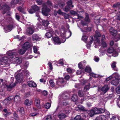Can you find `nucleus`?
Wrapping results in <instances>:
<instances>
[{"mask_svg":"<svg viewBox=\"0 0 120 120\" xmlns=\"http://www.w3.org/2000/svg\"><path fill=\"white\" fill-rule=\"evenodd\" d=\"M48 64L49 65V67L50 68L49 69L50 70H52V64L51 63L49 62Z\"/></svg>","mask_w":120,"mask_h":120,"instance_id":"nucleus-57","label":"nucleus"},{"mask_svg":"<svg viewBox=\"0 0 120 120\" xmlns=\"http://www.w3.org/2000/svg\"><path fill=\"white\" fill-rule=\"evenodd\" d=\"M85 15L86 17L85 19V21L87 22H90V20L88 14L86 13Z\"/></svg>","mask_w":120,"mask_h":120,"instance_id":"nucleus-30","label":"nucleus"},{"mask_svg":"<svg viewBox=\"0 0 120 120\" xmlns=\"http://www.w3.org/2000/svg\"><path fill=\"white\" fill-rule=\"evenodd\" d=\"M17 111L18 112H19L20 114L21 115L22 114L24 113V108L22 107L21 108H19L17 109Z\"/></svg>","mask_w":120,"mask_h":120,"instance_id":"nucleus-24","label":"nucleus"},{"mask_svg":"<svg viewBox=\"0 0 120 120\" xmlns=\"http://www.w3.org/2000/svg\"><path fill=\"white\" fill-rule=\"evenodd\" d=\"M35 99L36 103H40V101L38 98H35Z\"/></svg>","mask_w":120,"mask_h":120,"instance_id":"nucleus-51","label":"nucleus"},{"mask_svg":"<svg viewBox=\"0 0 120 120\" xmlns=\"http://www.w3.org/2000/svg\"><path fill=\"white\" fill-rule=\"evenodd\" d=\"M16 84L13 82L11 83L9 85H7V90L8 91H10L15 86Z\"/></svg>","mask_w":120,"mask_h":120,"instance_id":"nucleus-11","label":"nucleus"},{"mask_svg":"<svg viewBox=\"0 0 120 120\" xmlns=\"http://www.w3.org/2000/svg\"><path fill=\"white\" fill-rule=\"evenodd\" d=\"M23 74H22V73H19L15 77V78L19 82H22L23 81Z\"/></svg>","mask_w":120,"mask_h":120,"instance_id":"nucleus-6","label":"nucleus"},{"mask_svg":"<svg viewBox=\"0 0 120 120\" xmlns=\"http://www.w3.org/2000/svg\"><path fill=\"white\" fill-rule=\"evenodd\" d=\"M9 6L7 5H5L3 6L2 8H1V9L3 11V14L5 13L8 10Z\"/></svg>","mask_w":120,"mask_h":120,"instance_id":"nucleus-14","label":"nucleus"},{"mask_svg":"<svg viewBox=\"0 0 120 120\" xmlns=\"http://www.w3.org/2000/svg\"><path fill=\"white\" fill-rule=\"evenodd\" d=\"M14 98V96H11L4 100V104L7 106H8L10 103V101L12 100Z\"/></svg>","mask_w":120,"mask_h":120,"instance_id":"nucleus-5","label":"nucleus"},{"mask_svg":"<svg viewBox=\"0 0 120 120\" xmlns=\"http://www.w3.org/2000/svg\"><path fill=\"white\" fill-rule=\"evenodd\" d=\"M22 71H23V72H24V74L26 76L28 75L29 74V72L28 71H24L23 70H22Z\"/></svg>","mask_w":120,"mask_h":120,"instance_id":"nucleus-62","label":"nucleus"},{"mask_svg":"<svg viewBox=\"0 0 120 120\" xmlns=\"http://www.w3.org/2000/svg\"><path fill=\"white\" fill-rule=\"evenodd\" d=\"M109 31L110 33L113 36H115L116 35L117 33V31L114 29L112 27H111L109 29Z\"/></svg>","mask_w":120,"mask_h":120,"instance_id":"nucleus-13","label":"nucleus"},{"mask_svg":"<svg viewBox=\"0 0 120 120\" xmlns=\"http://www.w3.org/2000/svg\"><path fill=\"white\" fill-rule=\"evenodd\" d=\"M15 56V54L14 53H11L9 54L8 57L5 56L4 57H2L0 60V64L3 65L8 61V58L11 60H12Z\"/></svg>","mask_w":120,"mask_h":120,"instance_id":"nucleus-1","label":"nucleus"},{"mask_svg":"<svg viewBox=\"0 0 120 120\" xmlns=\"http://www.w3.org/2000/svg\"><path fill=\"white\" fill-rule=\"evenodd\" d=\"M50 10L48 8L45 4L43 5V8L42 9V12L44 15L47 16L48 15V13L50 11Z\"/></svg>","mask_w":120,"mask_h":120,"instance_id":"nucleus-3","label":"nucleus"},{"mask_svg":"<svg viewBox=\"0 0 120 120\" xmlns=\"http://www.w3.org/2000/svg\"><path fill=\"white\" fill-rule=\"evenodd\" d=\"M46 4L48 6L51 8L52 7V4L51 2L49 1H48L46 2Z\"/></svg>","mask_w":120,"mask_h":120,"instance_id":"nucleus-41","label":"nucleus"},{"mask_svg":"<svg viewBox=\"0 0 120 120\" xmlns=\"http://www.w3.org/2000/svg\"><path fill=\"white\" fill-rule=\"evenodd\" d=\"M58 117L61 119H63L66 117V115L62 113H60L58 115Z\"/></svg>","mask_w":120,"mask_h":120,"instance_id":"nucleus-17","label":"nucleus"},{"mask_svg":"<svg viewBox=\"0 0 120 120\" xmlns=\"http://www.w3.org/2000/svg\"><path fill=\"white\" fill-rule=\"evenodd\" d=\"M18 10L20 12L22 13H24L23 9L20 7H19L18 8Z\"/></svg>","mask_w":120,"mask_h":120,"instance_id":"nucleus-46","label":"nucleus"},{"mask_svg":"<svg viewBox=\"0 0 120 120\" xmlns=\"http://www.w3.org/2000/svg\"><path fill=\"white\" fill-rule=\"evenodd\" d=\"M32 38L33 41H39L41 39V38L36 34H34L32 36Z\"/></svg>","mask_w":120,"mask_h":120,"instance_id":"nucleus-12","label":"nucleus"},{"mask_svg":"<svg viewBox=\"0 0 120 120\" xmlns=\"http://www.w3.org/2000/svg\"><path fill=\"white\" fill-rule=\"evenodd\" d=\"M32 100H29V99H26L24 102L25 104L27 106H29L31 105L32 104Z\"/></svg>","mask_w":120,"mask_h":120,"instance_id":"nucleus-16","label":"nucleus"},{"mask_svg":"<svg viewBox=\"0 0 120 120\" xmlns=\"http://www.w3.org/2000/svg\"><path fill=\"white\" fill-rule=\"evenodd\" d=\"M56 83L57 85L62 86L65 85L66 83V81L63 78H60L57 81Z\"/></svg>","mask_w":120,"mask_h":120,"instance_id":"nucleus-4","label":"nucleus"},{"mask_svg":"<svg viewBox=\"0 0 120 120\" xmlns=\"http://www.w3.org/2000/svg\"><path fill=\"white\" fill-rule=\"evenodd\" d=\"M36 1L38 5H41L42 3V0H36Z\"/></svg>","mask_w":120,"mask_h":120,"instance_id":"nucleus-56","label":"nucleus"},{"mask_svg":"<svg viewBox=\"0 0 120 120\" xmlns=\"http://www.w3.org/2000/svg\"><path fill=\"white\" fill-rule=\"evenodd\" d=\"M14 61L16 63L20 64L22 62V61L17 57H15L14 59Z\"/></svg>","mask_w":120,"mask_h":120,"instance_id":"nucleus-28","label":"nucleus"},{"mask_svg":"<svg viewBox=\"0 0 120 120\" xmlns=\"http://www.w3.org/2000/svg\"><path fill=\"white\" fill-rule=\"evenodd\" d=\"M58 63L61 64L62 65H63L64 64V63L63 62V60L62 59H60Z\"/></svg>","mask_w":120,"mask_h":120,"instance_id":"nucleus-55","label":"nucleus"},{"mask_svg":"<svg viewBox=\"0 0 120 120\" xmlns=\"http://www.w3.org/2000/svg\"><path fill=\"white\" fill-rule=\"evenodd\" d=\"M28 86L30 87H35L36 86V84L32 81H28L27 82Z\"/></svg>","mask_w":120,"mask_h":120,"instance_id":"nucleus-15","label":"nucleus"},{"mask_svg":"<svg viewBox=\"0 0 120 120\" xmlns=\"http://www.w3.org/2000/svg\"><path fill=\"white\" fill-rule=\"evenodd\" d=\"M109 88L107 85H105L101 89V90L104 94L109 89Z\"/></svg>","mask_w":120,"mask_h":120,"instance_id":"nucleus-9","label":"nucleus"},{"mask_svg":"<svg viewBox=\"0 0 120 120\" xmlns=\"http://www.w3.org/2000/svg\"><path fill=\"white\" fill-rule=\"evenodd\" d=\"M90 84L89 83L87 85H86L84 87V92H86L89 90L90 88Z\"/></svg>","mask_w":120,"mask_h":120,"instance_id":"nucleus-23","label":"nucleus"},{"mask_svg":"<svg viewBox=\"0 0 120 120\" xmlns=\"http://www.w3.org/2000/svg\"><path fill=\"white\" fill-rule=\"evenodd\" d=\"M79 96L80 97H83L84 95V93L82 91L80 90H79L78 92Z\"/></svg>","mask_w":120,"mask_h":120,"instance_id":"nucleus-27","label":"nucleus"},{"mask_svg":"<svg viewBox=\"0 0 120 120\" xmlns=\"http://www.w3.org/2000/svg\"><path fill=\"white\" fill-rule=\"evenodd\" d=\"M116 91L117 94H120V86L116 88Z\"/></svg>","mask_w":120,"mask_h":120,"instance_id":"nucleus-45","label":"nucleus"},{"mask_svg":"<svg viewBox=\"0 0 120 120\" xmlns=\"http://www.w3.org/2000/svg\"><path fill=\"white\" fill-rule=\"evenodd\" d=\"M78 108L80 110L84 111V107L82 105H79L78 106Z\"/></svg>","mask_w":120,"mask_h":120,"instance_id":"nucleus-47","label":"nucleus"},{"mask_svg":"<svg viewBox=\"0 0 120 120\" xmlns=\"http://www.w3.org/2000/svg\"><path fill=\"white\" fill-rule=\"evenodd\" d=\"M19 95L16 94L15 97L14 96V98L13 100L14 101H18V100L19 99Z\"/></svg>","mask_w":120,"mask_h":120,"instance_id":"nucleus-29","label":"nucleus"},{"mask_svg":"<svg viewBox=\"0 0 120 120\" xmlns=\"http://www.w3.org/2000/svg\"><path fill=\"white\" fill-rule=\"evenodd\" d=\"M62 15H63L64 17V18L65 19H68L69 18V15L68 14H66L64 12L63 13V14Z\"/></svg>","mask_w":120,"mask_h":120,"instance_id":"nucleus-43","label":"nucleus"},{"mask_svg":"<svg viewBox=\"0 0 120 120\" xmlns=\"http://www.w3.org/2000/svg\"><path fill=\"white\" fill-rule=\"evenodd\" d=\"M93 109L95 114L101 113L104 112H105L104 110L101 108L98 109L97 108H95Z\"/></svg>","mask_w":120,"mask_h":120,"instance_id":"nucleus-7","label":"nucleus"},{"mask_svg":"<svg viewBox=\"0 0 120 120\" xmlns=\"http://www.w3.org/2000/svg\"><path fill=\"white\" fill-rule=\"evenodd\" d=\"M49 24V22L47 20H44L42 22L43 25L45 27L47 26Z\"/></svg>","mask_w":120,"mask_h":120,"instance_id":"nucleus-31","label":"nucleus"},{"mask_svg":"<svg viewBox=\"0 0 120 120\" xmlns=\"http://www.w3.org/2000/svg\"><path fill=\"white\" fill-rule=\"evenodd\" d=\"M120 5V3L119 2L117 3L113 4L112 7L113 8H116L117 7H119Z\"/></svg>","mask_w":120,"mask_h":120,"instance_id":"nucleus-40","label":"nucleus"},{"mask_svg":"<svg viewBox=\"0 0 120 120\" xmlns=\"http://www.w3.org/2000/svg\"><path fill=\"white\" fill-rule=\"evenodd\" d=\"M116 62L113 61V63L111 64V66L112 68L114 70L117 71V70L116 68Z\"/></svg>","mask_w":120,"mask_h":120,"instance_id":"nucleus-20","label":"nucleus"},{"mask_svg":"<svg viewBox=\"0 0 120 120\" xmlns=\"http://www.w3.org/2000/svg\"><path fill=\"white\" fill-rule=\"evenodd\" d=\"M52 32L51 31H50L49 32L46 33L45 34V36L46 37L48 38H50L52 36Z\"/></svg>","mask_w":120,"mask_h":120,"instance_id":"nucleus-21","label":"nucleus"},{"mask_svg":"<svg viewBox=\"0 0 120 120\" xmlns=\"http://www.w3.org/2000/svg\"><path fill=\"white\" fill-rule=\"evenodd\" d=\"M73 120H83L81 118V117L80 115H78Z\"/></svg>","mask_w":120,"mask_h":120,"instance_id":"nucleus-39","label":"nucleus"},{"mask_svg":"<svg viewBox=\"0 0 120 120\" xmlns=\"http://www.w3.org/2000/svg\"><path fill=\"white\" fill-rule=\"evenodd\" d=\"M32 45L31 43L28 42H25L24 44L23 47L26 49H27L28 48H30Z\"/></svg>","mask_w":120,"mask_h":120,"instance_id":"nucleus-10","label":"nucleus"},{"mask_svg":"<svg viewBox=\"0 0 120 120\" xmlns=\"http://www.w3.org/2000/svg\"><path fill=\"white\" fill-rule=\"evenodd\" d=\"M78 96L76 95H73L71 99L74 101H76L78 99Z\"/></svg>","mask_w":120,"mask_h":120,"instance_id":"nucleus-33","label":"nucleus"},{"mask_svg":"<svg viewBox=\"0 0 120 120\" xmlns=\"http://www.w3.org/2000/svg\"><path fill=\"white\" fill-rule=\"evenodd\" d=\"M52 119L51 115H49L47 116L45 120H52Z\"/></svg>","mask_w":120,"mask_h":120,"instance_id":"nucleus-50","label":"nucleus"},{"mask_svg":"<svg viewBox=\"0 0 120 120\" xmlns=\"http://www.w3.org/2000/svg\"><path fill=\"white\" fill-rule=\"evenodd\" d=\"M102 46L104 47H107V45L105 42V41H102Z\"/></svg>","mask_w":120,"mask_h":120,"instance_id":"nucleus-54","label":"nucleus"},{"mask_svg":"<svg viewBox=\"0 0 120 120\" xmlns=\"http://www.w3.org/2000/svg\"><path fill=\"white\" fill-rule=\"evenodd\" d=\"M57 13L59 15H62L64 12L61 11V10L59 9L57 11Z\"/></svg>","mask_w":120,"mask_h":120,"instance_id":"nucleus-61","label":"nucleus"},{"mask_svg":"<svg viewBox=\"0 0 120 120\" xmlns=\"http://www.w3.org/2000/svg\"><path fill=\"white\" fill-rule=\"evenodd\" d=\"M37 114V113H31L30 114V116H34Z\"/></svg>","mask_w":120,"mask_h":120,"instance_id":"nucleus-63","label":"nucleus"},{"mask_svg":"<svg viewBox=\"0 0 120 120\" xmlns=\"http://www.w3.org/2000/svg\"><path fill=\"white\" fill-rule=\"evenodd\" d=\"M99 116L101 120H105L106 119V117L104 115H101L100 116Z\"/></svg>","mask_w":120,"mask_h":120,"instance_id":"nucleus-48","label":"nucleus"},{"mask_svg":"<svg viewBox=\"0 0 120 120\" xmlns=\"http://www.w3.org/2000/svg\"><path fill=\"white\" fill-rule=\"evenodd\" d=\"M88 114L89 116L90 117H92L95 114L93 110V109L89 111Z\"/></svg>","mask_w":120,"mask_h":120,"instance_id":"nucleus-32","label":"nucleus"},{"mask_svg":"<svg viewBox=\"0 0 120 120\" xmlns=\"http://www.w3.org/2000/svg\"><path fill=\"white\" fill-rule=\"evenodd\" d=\"M91 68L90 67H86L85 69V71L86 72L88 73H90L91 72Z\"/></svg>","mask_w":120,"mask_h":120,"instance_id":"nucleus-38","label":"nucleus"},{"mask_svg":"<svg viewBox=\"0 0 120 120\" xmlns=\"http://www.w3.org/2000/svg\"><path fill=\"white\" fill-rule=\"evenodd\" d=\"M26 49L24 48L23 47L22 49H20L19 51V53L21 54H24L26 50Z\"/></svg>","mask_w":120,"mask_h":120,"instance_id":"nucleus-25","label":"nucleus"},{"mask_svg":"<svg viewBox=\"0 0 120 120\" xmlns=\"http://www.w3.org/2000/svg\"><path fill=\"white\" fill-rule=\"evenodd\" d=\"M49 82L50 83V85L51 87H53L54 86L55 83L53 82V80L52 79H50Z\"/></svg>","mask_w":120,"mask_h":120,"instance_id":"nucleus-34","label":"nucleus"},{"mask_svg":"<svg viewBox=\"0 0 120 120\" xmlns=\"http://www.w3.org/2000/svg\"><path fill=\"white\" fill-rule=\"evenodd\" d=\"M35 29V27L33 26L27 28L26 30V34L29 36L31 35L34 33Z\"/></svg>","mask_w":120,"mask_h":120,"instance_id":"nucleus-2","label":"nucleus"},{"mask_svg":"<svg viewBox=\"0 0 120 120\" xmlns=\"http://www.w3.org/2000/svg\"><path fill=\"white\" fill-rule=\"evenodd\" d=\"M115 17L116 20L120 21V15H117Z\"/></svg>","mask_w":120,"mask_h":120,"instance_id":"nucleus-58","label":"nucleus"},{"mask_svg":"<svg viewBox=\"0 0 120 120\" xmlns=\"http://www.w3.org/2000/svg\"><path fill=\"white\" fill-rule=\"evenodd\" d=\"M67 71L69 73H72V70L70 68H68L67 69Z\"/></svg>","mask_w":120,"mask_h":120,"instance_id":"nucleus-64","label":"nucleus"},{"mask_svg":"<svg viewBox=\"0 0 120 120\" xmlns=\"http://www.w3.org/2000/svg\"><path fill=\"white\" fill-rule=\"evenodd\" d=\"M90 43L89 44H87L86 46L87 47H90V45L92 43L93 41V38L92 36H90Z\"/></svg>","mask_w":120,"mask_h":120,"instance_id":"nucleus-19","label":"nucleus"},{"mask_svg":"<svg viewBox=\"0 0 120 120\" xmlns=\"http://www.w3.org/2000/svg\"><path fill=\"white\" fill-rule=\"evenodd\" d=\"M113 51V48L112 47H111L108 49L107 51V52L108 53H112Z\"/></svg>","mask_w":120,"mask_h":120,"instance_id":"nucleus-36","label":"nucleus"},{"mask_svg":"<svg viewBox=\"0 0 120 120\" xmlns=\"http://www.w3.org/2000/svg\"><path fill=\"white\" fill-rule=\"evenodd\" d=\"M32 8L33 9L34 12L38 11L39 9V8L36 5L32 6Z\"/></svg>","mask_w":120,"mask_h":120,"instance_id":"nucleus-26","label":"nucleus"},{"mask_svg":"<svg viewBox=\"0 0 120 120\" xmlns=\"http://www.w3.org/2000/svg\"><path fill=\"white\" fill-rule=\"evenodd\" d=\"M90 75V76H92L93 77L95 78H96L98 77V76H97V75L93 73H91Z\"/></svg>","mask_w":120,"mask_h":120,"instance_id":"nucleus-59","label":"nucleus"},{"mask_svg":"<svg viewBox=\"0 0 120 120\" xmlns=\"http://www.w3.org/2000/svg\"><path fill=\"white\" fill-rule=\"evenodd\" d=\"M28 11L29 13L31 14H32L34 12L33 9L32 8V9H28Z\"/></svg>","mask_w":120,"mask_h":120,"instance_id":"nucleus-60","label":"nucleus"},{"mask_svg":"<svg viewBox=\"0 0 120 120\" xmlns=\"http://www.w3.org/2000/svg\"><path fill=\"white\" fill-rule=\"evenodd\" d=\"M51 104L49 102H47L45 103L44 106L45 108L47 109H49L51 106Z\"/></svg>","mask_w":120,"mask_h":120,"instance_id":"nucleus-35","label":"nucleus"},{"mask_svg":"<svg viewBox=\"0 0 120 120\" xmlns=\"http://www.w3.org/2000/svg\"><path fill=\"white\" fill-rule=\"evenodd\" d=\"M95 34L94 35V37H100L101 36V35L100 33L97 31H95Z\"/></svg>","mask_w":120,"mask_h":120,"instance_id":"nucleus-37","label":"nucleus"},{"mask_svg":"<svg viewBox=\"0 0 120 120\" xmlns=\"http://www.w3.org/2000/svg\"><path fill=\"white\" fill-rule=\"evenodd\" d=\"M53 40L55 44H60L61 43V41L58 37H54Z\"/></svg>","mask_w":120,"mask_h":120,"instance_id":"nucleus-8","label":"nucleus"},{"mask_svg":"<svg viewBox=\"0 0 120 120\" xmlns=\"http://www.w3.org/2000/svg\"><path fill=\"white\" fill-rule=\"evenodd\" d=\"M78 66L80 69H82L84 68V67L82 65L81 62H80Z\"/></svg>","mask_w":120,"mask_h":120,"instance_id":"nucleus-42","label":"nucleus"},{"mask_svg":"<svg viewBox=\"0 0 120 120\" xmlns=\"http://www.w3.org/2000/svg\"><path fill=\"white\" fill-rule=\"evenodd\" d=\"M70 9V8L68 6H66L64 10V11L67 12L69 11Z\"/></svg>","mask_w":120,"mask_h":120,"instance_id":"nucleus-44","label":"nucleus"},{"mask_svg":"<svg viewBox=\"0 0 120 120\" xmlns=\"http://www.w3.org/2000/svg\"><path fill=\"white\" fill-rule=\"evenodd\" d=\"M70 13L72 15H76L77 14V12L73 10L71 11Z\"/></svg>","mask_w":120,"mask_h":120,"instance_id":"nucleus-53","label":"nucleus"},{"mask_svg":"<svg viewBox=\"0 0 120 120\" xmlns=\"http://www.w3.org/2000/svg\"><path fill=\"white\" fill-rule=\"evenodd\" d=\"M13 27L12 25H9L5 27V29L8 31H10L12 30Z\"/></svg>","mask_w":120,"mask_h":120,"instance_id":"nucleus-18","label":"nucleus"},{"mask_svg":"<svg viewBox=\"0 0 120 120\" xmlns=\"http://www.w3.org/2000/svg\"><path fill=\"white\" fill-rule=\"evenodd\" d=\"M87 38L88 37L86 35H84L82 37V40L85 41L87 39Z\"/></svg>","mask_w":120,"mask_h":120,"instance_id":"nucleus-49","label":"nucleus"},{"mask_svg":"<svg viewBox=\"0 0 120 120\" xmlns=\"http://www.w3.org/2000/svg\"><path fill=\"white\" fill-rule=\"evenodd\" d=\"M95 41L97 43H100V40L97 37H95Z\"/></svg>","mask_w":120,"mask_h":120,"instance_id":"nucleus-52","label":"nucleus"},{"mask_svg":"<svg viewBox=\"0 0 120 120\" xmlns=\"http://www.w3.org/2000/svg\"><path fill=\"white\" fill-rule=\"evenodd\" d=\"M119 83V81L117 79L112 80L111 82V84L113 85H117Z\"/></svg>","mask_w":120,"mask_h":120,"instance_id":"nucleus-22","label":"nucleus"}]
</instances>
